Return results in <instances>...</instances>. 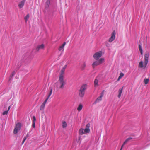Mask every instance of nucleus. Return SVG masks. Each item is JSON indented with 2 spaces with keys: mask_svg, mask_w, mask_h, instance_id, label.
<instances>
[{
  "mask_svg": "<svg viewBox=\"0 0 150 150\" xmlns=\"http://www.w3.org/2000/svg\"><path fill=\"white\" fill-rule=\"evenodd\" d=\"M65 70L62 69L61 70L60 74L59 75V77H64V73Z\"/></svg>",
  "mask_w": 150,
  "mask_h": 150,
  "instance_id": "9b49d317",
  "label": "nucleus"
},
{
  "mask_svg": "<svg viewBox=\"0 0 150 150\" xmlns=\"http://www.w3.org/2000/svg\"><path fill=\"white\" fill-rule=\"evenodd\" d=\"M21 125L20 123H18L16 125V127L13 131H18L20 130Z\"/></svg>",
  "mask_w": 150,
  "mask_h": 150,
  "instance_id": "6e6552de",
  "label": "nucleus"
},
{
  "mask_svg": "<svg viewBox=\"0 0 150 150\" xmlns=\"http://www.w3.org/2000/svg\"><path fill=\"white\" fill-rule=\"evenodd\" d=\"M33 127H35V123H33Z\"/></svg>",
  "mask_w": 150,
  "mask_h": 150,
  "instance_id": "37998d69",
  "label": "nucleus"
},
{
  "mask_svg": "<svg viewBox=\"0 0 150 150\" xmlns=\"http://www.w3.org/2000/svg\"><path fill=\"white\" fill-rule=\"evenodd\" d=\"M67 126V124L65 121H63L62 122V126L63 128H65Z\"/></svg>",
  "mask_w": 150,
  "mask_h": 150,
  "instance_id": "aec40b11",
  "label": "nucleus"
},
{
  "mask_svg": "<svg viewBox=\"0 0 150 150\" xmlns=\"http://www.w3.org/2000/svg\"><path fill=\"white\" fill-rule=\"evenodd\" d=\"M14 134H16L18 132H13Z\"/></svg>",
  "mask_w": 150,
  "mask_h": 150,
  "instance_id": "79ce46f5",
  "label": "nucleus"
},
{
  "mask_svg": "<svg viewBox=\"0 0 150 150\" xmlns=\"http://www.w3.org/2000/svg\"><path fill=\"white\" fill-rule=\"evenodd\" d=\"M33 119L34 121H35L36 120L35 117V116L33 117Z\"/></svg>",
  "mask_w": 150,
  "mask_h": 150,
  "instance_id": "c9c22d12",
  "label": "nucleus"
},
{
  "mask_svg": "<svg viewBox=\"0 0 150 150\" xmlns=\"http://www.w3.org/2000/svg\"><path fill=\"white\" fill-rule=\"evenodd\" d=\"M46 103L44 101L42 103V104L44 105H45V104Z\"/></svg>",
  "mask_w": 150,
  "mask_h": 150,
  "instance_id": "58836bf2",
  "label": "nucleus"
},
{
  "mask_svg": "<svg viewBox=\"0 0 150 150\" xmlns=\"http://www.w3.org/2000/svg\"><path fill=\"white\" fill-rule=\"evenodd\" d=\"M149 54L146 53L144 54V63L143 61H141L139 63V67L140 68L144 69L146 67L148 62Z\"/></svg>",
  "mask_w": 150,
  "mask_h": 150,
  "instance_id": "f03ea898",
  "label": "nucleus"
},
{
  "mask_svg": "<svg viewBox=\"0 0 150 150\" xmlns=\"http://www.w3.org/2000/svg\"><path fill=\"white\" fill-rule=\"evenodd\" d=\"M28 137V134H27V135L24 137V139H23L22 142V144H23L24 142H25V141L26 140V139Z\"/></svg>",
  "mask_w": 150,
  "mask_h": 150,
  "instance_id": "5701e85b",
  "label": "nucleus"
},
{
  "mask_svg": "<svg viewBox=\"0 0 150 150\" xmlns=\"http://www.w3.org/2000/svg\"><path fill=\"white\" fill-rule=\"evenodd\" d=\"M87 85L84 84L82 85L79 90V96L80 97H83L84 95L85 91L87 88Z\"/></svg>",
  "mask_w": 150,
  "mask_h": 150,
  "instance_id": "7ed1b4c3",
  "label": "nucleus"
},
{
  "mask_svg": "<svg viewBox=\"0 0 150 150\" xmlns=\"http://www.w3.org/2000/svg\"><path fill=\"white\" fill-rule=\"evenodd\" d=\"M8 110L5 111L4 112H3V113H2V115H7L8 113Z\"/></svg>",
  "mask_w": 150,
  "mask_h": 150,
  "instance_id": "2f4dec72",
  "label": "nucleus"
},
{
  "mask_svg": "<svg viewBox=\"0 0 150 150\" xmlns=\"http://www.w3.org/2000/svg\"><path fill=\"white\" fill-rule=\"evenodd\" d=\"M122 150V149H120V150Z\"/></svg>",
  "mask_w": 150,
  "mask_h": 150,
  "instance_id": "a18cd8bd",
  "label": "nucleus"
},
{
  "mask_svg": "<svg viewBox=\"0 0 150 150\" xmlns=\"http://www.w3.org/2000/svg\"><path fill=\"white\" fill-rule=\"evenodd\" d=\"M94 84L95 86L98 85V80L97 79H95L94 81Z\"/></svg>",
  "mask_w": 150,
  "mask_h": 150,
  "instance_id": "6ab92c4d",
  "label": "nucleus"
},
{
  "mask_svg": "<svg viewBox=\"0 0 150 150\" xmlns=\"http://www.w3.org/2000/svg\"><path fill=\"white\" fill-rule=\"evenodd\" d=\"M132 139L131 138H129L127 139L124 142L123 144L124 145H125L126 143L129 140H130Z\"/></svg>",
  "mask_w": 150,
  "mask_h": 150,
  "instance_id": "bb28decb",
  "label": "nucleus"
},
{
  "mask_svg": "<svg viewBox=\"0 0 150 150\" xmlns=\"http://www.w3.org/2000/svg\"><path fill=\"white\" fill-rule=\"evenodd\" d=\"M123 89V87H122L121 89L120 88L119 90V94L118 95V97L119 98H120L121 96V94L122 92Z\"/></svg>",
  "mask_w": 150,
  "mask_h": 150,
  "instance_id": "f8f14e48",
  "label": "nucleus"
},
{
  "mask_svg": "<svg viewBox=\"0 0 150 150\" xmlns=\"http://www.w3.org/2000/svg\"><path fill=\"white\" fill-rule=\"evenodd\" d=\"M15 74V72L14 71H13V72H12L11 74L10 75V76L11 77H12V76H13Z\"/></svg>",
  "mask_w": 150,
  "mask_h": 150,
  "instance_id": "473e14b6",
  "label": "nucleus"
},
{
  "mask_svg": "<svg viewBox=\"0 0 150 150\" xmlns=\"http://www.w3.org/2000/svg\"><path fill=\"white\" fill-rule=\"evenodd\" d=\"M104 91H103L101 93L100 95V96L98 97L96 100L94 102V104H96L97 103L99 102L100 101L102 100V97H103L104 95Z\"/></svg>",
  "mask_w": 150,
  "mask_h": 150,
  "instance_id": "0eeeda50",
  "label": "nucleus"
},
{
  "mask_svg": "<svg viewBox=\"0 0 150 150\" xmlns=\"http://www.w3.org/2000/svg\"><path fill=\"white\" fill-rule=\"evenodd\" d=\"M124 75V74L122 73H121L120 74V76H119V79H121Z\"/></svg>",
  "mask_w": 150,
  "mask_h": 150,
  "instance_id": "7c9ffc66",
  "label": "nucleus"
},
{
  "mask_svg": "<svg viewBox=\"0 0 150 150\" xmlns=\"http://www.w3.org/2000/svg\"><path fill=\"white\" fill-rule=\"evenodd\" d=\"M149 79H144V83L145 84H147L149 81Z\"/></svg>",
  "mask_w": 150,
  "mask_h": 150,
  "instance_id": "412c9836",
  "label": "nucleus"
},
{
  "mask_svg": "<svg viewBox=\"0 0 150 150\" xmlns=\"http://www.w3.org/2000/svg\"><path fill=\"white\" fill-rule=\"evenodd\" d=\"M104 61L105 60L103 58H101L99 60L94 61L92 64V67L93 68H94L96 67L104 62Z\"/></svg>",
  "mask_w": 150,
  "mask_h": 150,
  "instance_id": "20e7f679",
  "label": "nucleus"
},
{
  "mask_svg": "<svg viewBox=\"0 0 150 150\" xmlns=\"http://www.w3.org/2000/svg\"><path fill=\"white\" fill-rule=\"evenodd\" d=\"M50 3V0H48L47 1L46 3H47V4H49Z\"/></svg>",
  "mask_w": 150,
  "mask_h": 150,
  "instance_id": "e433bc0d",
  "label": "nucleus"
},
{
  "mask_svg": "<svg viewBox=\"0 0 150 150\" xmlns=\"http://www.w3.org/2000/svg\"><path fill=\"white\" fill-rule=\"evenodd\" d=\"M45 105L42 104L40 107V110L41 111L43 110H44V109L45 108Z\"/></svg>",
  "mask_w": 150,
  "mask_h": 150,
  "instance_id": "4be33fe9",
  "label": "nucleus"
},
{
  "mask_svg": "<svg viewBox=\"0 0 150 150\" xmlns=\"http://www.w3.org/2000/svg\"><path fill=\"white\" fill-rule=\"evenodd\" d=\"M139 50L141 54L142 55L143 54V50H142V46L140 45H139Z\"/></svg>",
  "mask_w": 150,
  "mask_h": 150,
  "instance_id": "a211bd4d",
  "label": "nucleus"
},
{
  "mask_svg": "<svg viewBox=\"0 0 150 150\" xmlns=\"http://www.w3.org/2000/svg\"><path fill=\"white\" fill-rule=\"evenodd\" d=\"M132 139L131 138H129L127 139L124 142L123 144L124 145H125L126 143L129 140H130Z\"/></svg>",
  "mask_w": 150,
  "mask_h": 150,
  "instance_id": "a878e982",
  "label": "nucleus"
},
{
  "mask_svg": "<svg viewBox=\"0 0 150 150\" xmlns=\"http://www.w3.org/2000/svg\"><path fill=\"white\" fill-rule=\"evenodd\" d=\"M26 0H23L18 4V6L20 8H22L24 6Z\"/></svg>",
  "mask_w": 150,
  "mask_h": 150,
  "instance_id": "1a4fd4ad",
  "label": "nucleus"
},
{
  "mask_svg": "<svg viewBox=\"0 0 150 150\" xmlns=\"http://www.w3.org/2000/svg\"><path fill=\"white\" fill-rule=\"evenodd\" d=\"M80 140V138L79 137L78 140L77 141V142H79V140Z\"/></svg>",
  "mask_w": 150,
  "mask_h": 150,
  "instance_id": "a19ab883",
  "label": "nucleus"
},
{
  "mask_svg": "<svg viewBox=\"0 0 150 150\" xmlns=\"http://www.w3.org/2000/svg\"><path fill=\"white\" fill-rule=\"evenodd\" d=\"M65 44L66 42H64L62 45L59 47V48L58 49L60 51L63 49Z\"/></svg>",
  "mask_w": 150,
  "mask_h": 150,
  "instance_id": "4468645a",
  "label": "nucleus"
},
{
  "mask_svg": "<svg viewBox=\"0 0 150 150\" xmlns=\"http://www.w3.org/2000/svg\"><path fill=\"white\" fill-rule=\"evenodd\" d=\"M29 14H28L25 18V19L26 22H27L28 20V19L29 18Z\"/></svg>",
  "mask_w": 150,
  "mask_h": 150,
  "instance_id": "c85d7f7f",
  "label": "nucleus"
},
{
  "mask_svg": "<svg viewBox=\"0 0 150 150\" xmlns=\"http://www.w3.org/2000/svg\"><path fill=\"white\" fill-rule=\"evenodd\" d=\"M132 139L131 138H129L127 139L124 142L123 144L124 145H125L126 143L129 140H130Z\"/></svg>",
  "mask_w": 150,
  "mask_h": 150,
  "instance_id": "b1692460",
  "label": "nucleus"
},
{
  "mask_svg": "<svg viewBox=\"0 0 150 150\" xmlns=\"http://www.w3.org/2000/svg\"><path fill=\"white\" fill-rule=\"evenodd\" d=\"M89 132H79V134L80 135H82L83 134H86L87 133Z\"/></svg>",
  "mask_w": 150,
  "mask_h": 150,
  "instance_id": "c756f323",
  "label": "nucleus"
},
{
  "mask_svg": "<svg viewBox=\"0 0 150 150\" xmlns=\"http://www.w3.org/2000/svg\"><path fill=\"white\" fill-rule=\"evenodd\" d=\"M86 65L85 62H84L81 67V69L82 70H83L86 67Z\"/></svg>",
  "mask_w": 150,
  "mask_h": 150,
  "instance_id": "f3484780",
  "label": "nucleus"
},
{
  "mask_svg": "<svg viewBox=\"0 0 150 150\" xmlns=\"http://www.w3.org/2000/svg\"><path fill=\"white\" fill-rule=\"evenodd\" d=\"M115 31H114L111 34V36L109 40V42H112L115 39Z\"/></svg>",
  "mask_w": 150,
  "mask_h": 150,
  "instance_id": "423d86ee",
  "label": "nucleus"
},
{
  "mask_svg": "<svg viewBox=\"0 0 150 150\" xmlns=\"http://www.w3.org/2000/svg\"><path fill=\"white\" fill-rule=\"evenodd\" d=\"M58 81L55 83L54 87L57 89H63L66 83L64 77H59Z\"/></svg>",
  "mask_w": 150,
  "mask_h": 150,
  "instance_id": "f257e3e1",
  "label": "nucleus"
},
{
  "mask_svg": "<svg viewBox=\"0 0 150 150\" xmlns=\"http://www.w3.org/2000/svg\"><path fill=\"white\" fill-rule=\"evenodd\" d=\"M83 105L81 104H80L79 105L77 108V110L79 111H80L82 109Z\"/></svg>",
  "mask_w": 150,
  "mask_h": 150,
  "instance_id": "2eb2a0df",
  "label": "nucleus"
},
{
  "mask_svg": "<svg viewBox=\"0 0 150 150\" xmlns=\"http://www.w3.org/2000/svg\"><path fill=\"white\" fill-rule=\"evenodd\" d=\"M10 108H11V107L10 106H9L8 107V111L9 110H10Z\"/></svg>",
  "mask_w": 150,
  "mask_h": 150,
  "instance_id": "ea45409f",
  "label": "nucleus"
},
{
  "mask_svg": "<svg viewBox=\"0 0 150 150\" xmlns=\"http://www.w3.org/2000/svg\"><path fill=\"white\" fill-rule=\"evenodd\" d=\"M84 129L83 128H81L79 130V131H83Z\"/></svg>",
  "mask_w": 150,
  "mask_h": 150,
  "instance_id": "f704fd0d",
  "label": "nucleus"
},
{
  "mask_svg": "<svg viewBox=\"0 0 150 150\" xmlns=\"http://www.w3.org/2000/svg\"><path fill=\"white\" fill-rule=\"evenodd\" d=\"M67 65H65L64 67H63L62 68V69H66V68H67Z\"/></svg>",
  "mask_w": 150,
  "mask_h": 150,
  "instance_id": "72a5a7b5",
  "label": "nucleus"
},
{
  "mask_svg": "<svg viewBox=\"0 0 150 150\" xmlns=\"http://www.w3.org/2000/svg\"><path fill=\"white\" fill-rule=\"evenodd\" d=\"M102 52L99 51L95 53L93 55V58L96 60H98L102 56Z\"/></svg>",
  "mask_w": 150,
  "mask_h": 150,
  "instance_id": "39448f33",
  "label": "nucleus"
},
{
  "mask_svg": "<svg viewBox=\"0 0 150 150\" xmlns=\"http://www.w3.org/2000/svg\"><path fill=\"white\" fill-rule=\"evenodd\" d=\"M52 89H51V90H50V93H49V95L48 96L47 98L45 100L44 102H46V103L47 102V100H48L49 97L51 95V94L52 93Z\"/></svg>",
  "mask_w": 150,
  "mask_h": 150,
  "instance_id": "dca6fc26",
  "label": "nucleus"
},
{
  "mask_svg": "<svg viewBox=\"0 0 150 150\" xmlns=\"http://www.w3.org/2000/svg\"><path fill=\"white\" fill-rule=\"evenodd\" d=\"M44 48V45L43 44H42L41 45H39L36 48V50L38 51L40 50L43 49Z\"/></svg>",
  "mask_w": 150,
  "mask_h": 150,
  "instance_id": "9d476101",
  "label": "nucleus"
},
{
  "mask_svg": "<svg viewBox=\"0 0 150 150\" xmlns=\"http://www.w3.org/2000/svg\"><path fill=\"white\" fill-rule=\"evenodd\" d=\"M120 79H119V77H118V79H117V80L118 81H119Z\"/></svg>",
  "mask_w": 150,
  "mask_h": 150,
  "instance_id": "c03bdc74",
  "label": "nucleus"
},
{
  "mask_svg": "<svg viewBox=\"0 0 150 150\" xmlns=\"http://www.w3.org/2000/svg\"><path fill=\"white\" fill-rule=\"evenodd\" d=\"M132 139L131 138H129L127 139L124 142L123 144L124 145H125L126 143L129 140H130Z\"/></svg>",
  "mask_w": 150,
  "mask_h": 150,
  "instance_id": "393cba45",
  "label": "nucleus"
},
{
  "mask_svg": "<svg viewBox=\"0 0 150 150\" xmlns=\"http://www.w3.org/2000/svg\"><path fill=\"white\" fill-rule=\"evenodd\" d=\"M124 144H122V145L121 146V147L120 149H122V148H123V146H124Z\"/></svg>",
  "mask_w": 150,
  "mask_h": 150,
  "instance_id": "4c0bfd02",
  "label": "nucleus"
},
{
  "mask_svg": "<svg viewBox=\"0 0 150 150\" xmlns=\"http://www.w3.org/2000/svg\"><path fill=\"white\" fill-rule=\"evenodd\" d=\"M132 139L131 138H129L127 139L124 142L123 144L124 145H125L126 143L129 140H130Z\"/></svg>",
  "mask_w": 150,
  "mask_h": 150,
  "instance_id": "cd10ccee",
  "label": "nucleus"
},
{
  "mask_svg": "<svg viewBox=\"0 0 150 150\" xmlns=\"http://www.w3.org/2000/svg\"><path fill=\"white\" fill-rule=\"evenodd\" d=\"M90 124H87L86 125V128L84 130V131H89L90 130L89 129Z\"/></svg>",
  "mask_w": 150,
  "mask_h": 150,
  "instance_id": "ddd939ff",
  "label": "nucleus"
}]
</instances>
